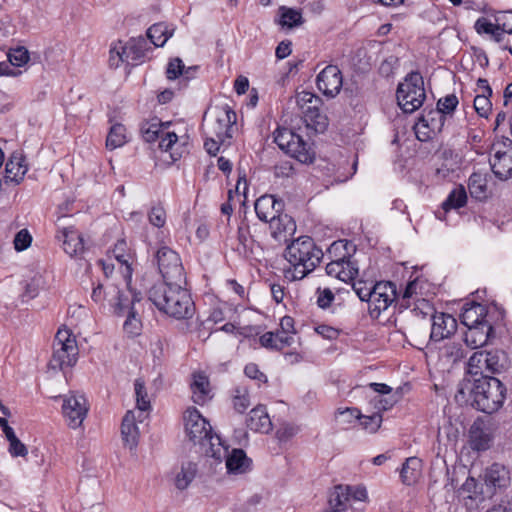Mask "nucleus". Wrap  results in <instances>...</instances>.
Wrapping results in <instances>:
<instances>
[{
	"label": "nucleus",
	"instance_id": "nucleus-37",
	"mask_svg": "<svg viewBox=\"0 0 512 512\" xmlns=\"http://www.w3.org/2000/svg\"><path fill=\"white\" fill-rule=\"evenodd\" d=\"M145 44L146 41L144 39L131 40L126 45L120 43L121 53L124 56L125 62L132 64L142 62L145 58Z\"/></svg>",
	"mask_w": 512,
	"mask_h": 512
},
{
	"label": "nucleus",
	"instance_id": "nucleus-20",
	"mask_svg": "<svg viewBox=\"0 0 512 512\" xmlns=\"http://www.w3.org/2000/svg\"><path fill=\"white\" fill-rule=\"evenodd\" d=\"M283 207V201L277 200L273 195L259 197L254 205L255 213L259 220L269 223L282 214Z\"/></svg>",
	"mask_w": 512,
	"mask_h": 512
},
{
	"label": "nucleus",
	"instance_id": "nucleus-16",
	"mask_svg": "<svg viewBox=\"0 0 512 512\" xmlns=\"http://www.w3.org/2000/svg\"><path fill=\"white\" fill-rule=\"evenodd\" d=\"M318 89L328 97H335L343 85L341 70L336 65L326 66L317 76Z\"/></svg>",
	"mask_w": 512,
	"mask_h": 512
},
{
	"label": "nucleus",
	"instance_id": "nucleus-44",
	"mask_svg": "<svg viewBox=\"0 0 512 512\" xmlns=\"http://www.w3.org/2000/svg\"><path fill=\"white\" fill-rule=\"evenodd\" d=\"M440 354L447 362L456 363L464 358L465 350L460 342L450 341L443 345Z\"/></svg>",
	"mask_w": 512,
	"mask_h": 512
},
{
	"label": "nucleus",
	"instance_id": "nucleus-56",
	"mask_svg": "<svg viewBox=\"0 0 512 512\" xmlns=\"http://www.w3.org/2000/svg\"><path fill=\"white\" fill-rule=\"evenodd\" d=\"M149 222L158 228H161L166 223V212L161 206H154L149 212Z\"/></svg>",
	"mask_w": 512,
	"mask_h": 512
},
{
	"label": "nucleus",
	"instance_id": "nucleus-35",
	"mask_svg": "<svg viewBox=\"0 0 512 512\" xmlns=\"http://www.w3.org/2000/svg\"><path fill=\"white\" fill-rule=\"evenodd\" d=\"M121 434L125 445L133 449L138 444L139 431L135 422V415L133 411H127L125 414L122 425Z\"/></svg>",
	"mask_w": 512,
	"mask_h": 512
},
{
	"label": "nucleus",
	"instance_id": "nucleus-36",
	"mask_svg": "<svg viewBox=\"0 0 512 512\" xmlns=\"http://www.w3.org/2000/svg\"><path fill=\"white\" fill-rule=\"evenodd\" d=\"M306 126L316 133H323L328 126L326 115L322 114L319 107L308 106L302 114Z\"/></svg>",
	"mask_w": 512,
	"mask_h": 512
},
{
	"label": "nucleus",
	"instance_id": "nucleus-33",
	"mask_svg": "<svg viewBox=\"0 0 512 512\" xmlns=\"http://www.w3.org/2000/svg\"><path fill=\"white\" fill-rule=\"evenodd\" d=\"M352 494L351 486L338 485L330 493L329 510L327 512H343L347 510Z\"/></svg>",
	"mask_w": 512,
	"mask_h": 512
},
{
	"label": "nucleus",
	"instance_id": "nucleus-2",
	"mask_svg": "<svg viewBox=\"0 0 512 512\" xmlns=\"http://www.w3.org/2000/svg\"><path fill=\"white\" fill-rule=\"evenodd\" d=\"M284 256L290 264L284 276L290 281H296L314 271L324 254L311 237L301 236L287 245Z\"/></svg>",
	"mask_w": 512,
	"mask_h": 512
},
{
	"label": "nucleus",
	"instance_id": "nucleus-19",
	"mask_svg": "<svg viewBox=\"0 0 512 512\" xmlns=\"http://www.w3.org/2000/svg\"><path fill=\"white\" fill-rule=\"evenodd\" d=\"M225 455L221 458H214L218 462L225 459L228 474H245L251 470L252 461L242 449H233L229 452L228 446L224 445Z\"/></svg>",
	"mask_w": 512,
	"mask_h": 512
},
{
	"label": "nucleus",
	"instance_id": "nucleus-63",
	"mask_svg": "<svg viewBox=\"0 0 512 512\" xmlns=\"http://www.w3.org/2000/svg\"><path fill=\"white\" fill-rule=\"evenodd\" d=\"M474 28L478 34H491L493 29L496 28V23L493 24L485 17H480L476 20Z\"/></svg>",
	"mask_w": 512,
	"mask_h": 512
},
{
	"label": "nucleus",
	"instance_id": "nucleus-5",
	"mask_svg": "<svg viewBox=\"0 0 512 512\" xmlns=\"http://www.w3.org/2000/svg\"><path fill=\"white\" fill-rule=\"evenodd\" d=\"M170 122H161L157 118L146 121L141 125L142 137L146 142L152 143L159 140V148L170 152L173 161L182 157L185 148L178 144L179 137L174 131H170Z\"/></svg>",
	"mask_w": 512,
	"mask_h": 512
},
{
	"label": "nucleus",
	"instance_id": "nucleus-53",
	"mask_svg": "<svg viewBox=\"0 0 512 512\" xmlns=\"http://www.w3.org/2000/svg\"><path fill=\"white\" fill-rule=\"evenodd\" d=\"M488 94L477 95L474 99V108L479 116L487 117L491 110V102Z\"/></svg>",
	"mask_w": 512,
	"mask_h": 512
},
{
	"label": "nucleus",
	"instance_id": "nucleus-58",
	"mask_svg": "<svg viewBox=\"0 0 512 512\" xmlns=\"http://www.w3.org/2000/svg\"><path fill=\"white\" fill-rule=\"evenodd\" d=\"M317 304L320 308L326 309L333 302L335 296L334 293L329 288L317 289Z\"/></svg>",
	"mask_w": 512,
	"mask_h": 512
},
{
	"label": "nucleus",
	"instance_id": "nucleus-49",
	"mask_svg": "<svg viewBox=\"0 0 512 512\" xmlns=\"http://www.w3.org/2000/svg\"><path fill=\"white\" fill-rule=\"evenodd\" d=\"M136 405L140 411H147L150 409V400L145 388V384L141 379H136L134 383Z\"/></svg>",
	"mask_w": 512,
	"mask_h": 512
},
{
	"label": "nucleus",
	"instance_id": "nucleus-1",
	"mask_svg": "<svg viewBox=\"0 0 512 512\" xmlns=\"http://www.w3.org/2000/svg\"><path fill=\"white\" fill-rule=\"evenodd\" d=\"M507 396L506 386L496 377L464 378L459 382L455 400L460 404H470L486 414L499 411Z\"/></svg>",
	"mask_w": 512,
	"mask_h": 512
},
{
	"label": "nucleus",
	"instance_id": "nucleus-60",
	"mask_svg": "<svg viewBox=\"0 0 512 512\" xmlns=\"http://www.w3.org/2000/svg\"><path fill=\"white\" fill-rule=\"evenodd\" d=\"M275 335V350H282L285 347L291 346L294 342L293 335L281 332V330H277L274 332Z\"/></svg>",
	"mask_w": 512,
	"mask_h": 512
},
{
	"label": "nucleus",
	"instance_id": "nucleus-45",
	"mask_svg": "<svg viewBox=\"0 0 512 512\" xmlns=\"http://www.w3.org/2000/svg\"><path fill=\"white\" fill-rule=\"evenodd\" d=\"M360 416L362 413L355 407L339 408L335 412V421L341 428L348 429Z\"/></svg>",
	"mask_w": 512,
	"mask_h": 512
},
{
	"label": "nucleus",
	"instance_id": "nucleus-40",
	"mask_svg": "<svg viewBox=\"0 0 512 512\" xmlns=\"http://www.w3.org/2000/svg\"><path fill=\"white\" fill-rule=\"evenodd\" d=\"M237 241L238 244L234 250L241 256L247 257L251 252L253 239L250 233V227L247 223L242 221L237 228Z\"/></svg>",
	"mask_w": 512,
	"mask_h": 512
},
{
	"label": "nucleus",
	"instance_id": "nucleus-21",
	"mask_svg": "<svg viewBox=\"0 0 512 512\" xmlns=\"http://www.w3.org/2000/svg\"><path fill=\"white\" fill-rule=\"evenodd\" d=\"M495 314L496 309L490 310L482 304L472 303L463 307L460 318L465 327H471L482 324V321H493Z\"/></svg>",
	"mask_w": 512,
	"mask_h": 512
},
{
	"label": "nucleus",
	"instance_id": "nucleus-10",
	"mask_svg": "<svg viewBox=\"0 0 512 512\" xmlns=\"http://www.w3.org/2000/svg\"><path fill=\"white\" fill-rule=\"evenodd\" d=\"M78 347L75 338L67 329H59L53 343V355L50 366L53 369H64L73 366L77 361Z\"/></svg>",
	"mask_w": 512,
	"mask_h": 512
},
{
	"label": "nucleus",
	"instance_id": "nucleus-34",
	"mask_svg": "<svg viewBox=\"0 0 512 512\" xmlns=\"http://www.w3.org/2000/svg\"><path fill=\"white\" fill-rule=\"evenodd\" d=\"M105 293L111 295L109 304L114 308L116 314L124 315L125 313H129V310L134 309L135 298L131 300L128 295L121 292L118 287L111 285L108 292Z\"/></svg>",
	"mask_w": 512,
	"mask_h": 512
},
{
	"label": "nucleus",
	"instance_id": "nucleus-8",
	"mask_svg": "<svg viewBox=\"0 0 512 512\" xmlns=\"http://www.w3.org/2000/svg\"><path fill=\"white\" fill-rule=\"evenodd\" d=\"M505 353L499 350L477 351L468 360L467 373L471 379L498 374L505 368Z\"/></svg>",
	"mask_w": 512,
	"mask_h": 512
},
{
	"label": "nucleus",
	"instance_id": "nucleus-54",
	"mask_svg": "<svg viewBox=\"0 0 512 512\" xmlns=\"http://www.w3.org/2000/svg\"><path fill=\"white\" fill-rule=\"evenodd\" d=\"M320 99L310 92H301L297 95V105L299 106L301 113L305 112L308 106H318Z\"/></svg>",
	"mask_w": 512,
	"mask_h": 512
},
{
	"label": "nucleus",
	"instance_id": "nucleus-29",
	"mask_svg": "<svg viewBox=\"0 0 512 512\" xmlns=\"http://www.w3.org/2000/svg\"><path fill=\"white\" fill-rule=\"evenodd\" d=\"M246 423L249 429L256 432L268 433L272 430V421L264 405L254 407Z\"/></svg>",
	"mask_w": 512,
	"mask_h": 512
},
{
	"label": "nucleus",
	"instance_id": "nucleus-23",
	"mask_svg": "<svg viewBox=\"0 0 512 512\" xmlns=\"http://www.w3.org/2000/svg\"><path fill=\"white\" fill-rule=\"evenodd\" d=\"M492 441L490 428L486 423L477 419L473 422L469 429V444L474 451H485L489 449Z\"/></svg>",
	"mask_w": 512,
	"mask_h": 512
},
{
	"label": "nucleus",
	"instance_id": "nucleus-24",
	"mask_svg": "<svg viewBox=\"0 0 512 512\" xmlns=\"http://www.w3.org/2000/svg\"><path fill=\"white\" fill-rule=\"evenodd\" d=\"M57 239L62 241V246L69 256H77L84 251V241L81 234L74 227H64L57 235Z\"/></svg>",
	"mask_w": 512,
	"mask_h": 512
},
{
	"label": "nucleus",
	"instance_id": "nucleus-3",
	"mask_svg": "<svg viewBox=\"0 0 512 512\" xmlns=\"http://www.w3.org/2000/svg\"><path fill=\"white\" fill-rule=\"evenodd\" d=\"M184 283H157L149 290V300L167 315L176 319L193 316L194 303Z\"/></svg>",
	"mask_w": 512,
	"mask_h": 512
},
{
	"label": "nucleus",
	"instance_id": "nucleus-59",
	"mask_svg": "<svg viewBox=\"0 0 512 512\" xmlns=\"http://www.w3.org/2000/svg\"><path fill=\"white\" fill-rule=\"evenodd\" d=\"M495 20L502 31L512 34V11L500 12Z\"/></svg>",
	"mask_w": 512,
	"mask_h": 512
},
{
	"label": "nucleus",
	"instance_id": "nucleus-25",
	"mask_svg": "<svg viewBox=\"0 0 512 512\" xmlns=\"http://www.w3.org/2000/svg\"><path fill=\"white\" fill-rule=\"evenodd\" d=\"M484 482L493 490L504 489L510 484V473L504 465L493 463L485 470Z\"/></svg>",
	"mask_w": 512,
	"mask_h": 512
},
{
	"label": "nucleus",
	"instance_id": "nucleus-31",
	"mask_svg": "<svg viewBox=\"0 0 512 512\" xmlns=\"http://www.w3.org/2000/svg\"><path fill=\"white\" fill-rule=\"evenodd\" d=\"M356 251V246L349 240L340 239L334 241L327 249V256L330 261L351 260Z\"/></svg>",
	"mask_w": 512,
	"mask_h": 512
},
{
	"label": "nucleus",
	"instance_id": "nucleus-28",
	"mask_svg": "<svg viewBox=\"0 0 512 512\" xmlns=\"http://www.w3.org/2000/svg\"><path fill=\"white\" fill-rule=\"evenodd\" d=\"M326 273L343 282L354 280L358 275V267L352 260L330 261L326 265Z\"/></svg>",
	"mask_w": 512,
	"mask_h": 512
},
{
	"label": "nucleus",
	"instance_id": "nucleus-55",
	"mask_svg": "<svg viewBox=\"0 0 512 512\" xmlns=\"http://www.w3.org/2000/svg\"><path fill=\"white\" fill-rule=\"evenodd\" d=\"M123 327L124 330L131 335L138 334L141 327V322L137 318L136 311L134 309L129 310V313H127V319L125 320Z\"/></svg>",
	"mask_w": 512,
	"mask_h": 512
},
{
	"label": "nucleus",
	"instance_id": "nucleus-32",
	"mask_svg": "<svg viewBox=\"0 0 512 512\" xmlns=\"http://www.w3.org/2000/svg\"><path fill=\"white\" fill-rule=\"evenodd\" d=\"M190 386L194 403L203 405L211 399L209 380L203 373H195Z\"/></svg>",
	"mask_w": 512,
	"mask_h": 512
},
{
	"label": "nucleus",
	"instance_id": "nucleus-42",
	"mask_svg": "<svg viewBox=\"0 0 512 512\" xmlns=\"http://www.w3.org/2000/svg\"><path fill=\"white\" fill-rule=\"evenodd\" d=\"M467 193L465 188L460 185L454 188L447 196L446 200L442 203V209L444 212H448L451 209H459L466 205Z\"/></svg>",
	"mask_w": 512,
	"mask_h": 512
},
{
	"label": "nucleus",
	"instance_id": "nucleus-47",
	"mask_svg": "<svg viewBox=\"0 0 512 512\" xmlns=\"http://www.w3.org/2000/svg\"><path fill=\"white\" fill-rule=\"evenodd\" d=\"M147 36L156 47H162L172 33L164 23H156L148 29Z\"/></svg>",
	"mask_w": 512,
	"mask_h": 512
},
{
	"label": "nucleus",
	"instance_id": "nucleus-6",
	"mask_svg": "<svg viewBox=\"0 0 512 512\" xmlns=\"http://www.w3.org/2000/svg\"><path fill=\"white\" fill-rule=\"evenodd\" d=\"M396 96L399 106L405 113H413L420 108L426 98L421 74L417 71L409 73L398 85Z\"/></svg>",
	"mask_w": 512,
	"mask_h": 512
},
{
	"label": "nucleus",
	"instance_id": "nucleus-26",
	"mask_svg": "<svg viewBox=\"0 0 512 512\" xmlns=\"http://www.w3.org/2000/svg\"><path fill=\"white\" fill-rule=\"evenodd\" d=\"M27 171L25 157L21 153H13L5 165V181L19 184Z\"/></svg>",
	"mask_w": 512,
	"mask_h": 512
},
{
	"label": "nucleus",
	"instance_id": "nucleus-41",
	"mask_svg": "<svg viewBox=\"0 0 512 512\" xmlns=\"http://www.w3.org/2000/svg\"><path fill=\"white\" fill-rule=\"evenodd\" d=\"M278 24L283 28H294L303 24L304 20L300 10L281 6L279 8Z\"/></svg>",
	"mask_w": 512,
	"mask_h": 512
},
{
	"label": "nucleus",
	"instance_id": "nucleus-13",
	"mask_svg": "<svg viewBox=\"0 0 512 512\" xmlns=\"http://www.w3.org/2000/svg\"><path fill=\"white\" fill-rule=\"evenodd\" d=\"M88 410L89 405L83 395L70 393L64 396L62 414L70 428H79L86 418Z\"/></svg>",
	"mask_w": 512,
	"mask_h": 512
},
{
	"label": "nucleus",
	"instance_id": "nucleus-61",
	"mask_svg": "<svg viewBox=\"0 0 512 512\" xmlns=\"http://www.w3.org/2000/svg\"><path fill=\"white\" fill-rule=\"evenodd\" d=\"M244 373L248 378L257 380L259 383L267 382L266 375L262 373L254 363L247 364L244 368Z\"/></svg>",
	"mask_w": 512,
	"mask_h": 512
},
{
	"label": "nucleus",
	"instance_id": "nucleus-62",
	"mask_svg": "<svg viewBox=\"0 0 512 512\" xmlns=\"http://www.w3.org/2000/svg\"><path fill=\"white\" fill-rule=\"evenodd\" d=\"M352 288L361 301L369 303L372 287L367 286L365 282L358 281L353 284Z\"/></svg>",
	"mask_w": 512,
	"mask_h": 512
},
{
	"label": "nucleus",
	"instance_id": "nucleus-14",
	"mask_svg": "<svg viewBox=\"0 0 512 512\" xmlns=\"http://www.w3.org/2000/svg\"><path fill=\"white\" fill-rule=\"evenodd\" d=\"M445 123V116L435 109H424L418 122L414 126L416 137L420 141L431 138V134L441 132Z\"/></svg>",
	"mask_w": 512,
	"mask_h": 512
},
{
	"label": "nucleus",
	"instance_id": "nucleus-50",
	"mask_svg": "<svg viewBox=\"0 0 512 512\" xmlns=\"http://www.w3.org/2000/svg\"><path fill=\"white\" fill-rule=\"evenodd\" d=\"M382 415L375 412L372 415H363L359 417L358 421L361 427L369 433H375L381 426Z\"/></svg>",
	"mask_w": 512,
	"mask_h": 512
},
{
	"label": "nucleus",
	"instance_id": "nucleus-38",
	"mask_svg": "<svg viewBox=\"0 0 512 512\" xmlns=\"http://www.w3.org/2000/svg\"><path fill=\"white\" fill-rule=\"evenodd\" d=\"M128 142V134L126 127L121 123L113 124L106 138V147L114 150L124 146Z\"/></svg>",
	"mask_w": 512,
	"mask_h": 512
},
{
	"label": "nucleus",
	"instance_id": "nucleus-57",
	"mask_svg": "<svg viewBox=\"0 0 512 512\" xmlns=\"http://www.w3.org/2000/svg\"><path fill=\"white\" fill-rule=\"evenodd\" d=\"M32 242V237L26 229L20 230L14 238V247L17 251L27 249Z\"/></svg>",
	"mask_w": 512,
	"mask_h": 512
},
{
	"label": "nucleus",
	"instance_id": "nucleus-4",
	"mask_svg": "<svg viewBox=\"0 0 512 512\" xmlns=\"http://www.w3.org/2000/svg\"><path fill=\"white\" fill-rule=\"evenodd\" d=\"M183 419L186 436L195 445H199L206 456L221 458L225 455L220 436L213 433L210 423L196 408H188Z\"/></svg>",
	"mask_w": 512,
	"mask_h": 512
},
{
	"label": "nucleus",
	"instance_id": "nucleus-30",
	"mask_svg": "<svg viewBox=\"0 0 512 512\" xmlns=\"http://www.w3.org/2000/svg\"><path fill=\"white\" fill-rule=\"evenodd\" d=\"M422 475V462L417 457H409L403 463L400 469L401 482L404 485L411 486L418 482Z\"/></svg>",
	"mask_w": 512,
	"mask_h": 512
},
{
	"label": "nucleus",
	"instance_id": "nucleus-7",
	"mask_svg": "<svg viewBox=\"0 0 512 512\" xmlns=\"http://www.w3.org/2000/svg\"><path fill=\"white\" fill-rule=\"evenodd\" d=\"M274 142L278 147L300 163H312L314 152L302 137L289 128H278L274 132Z\"/></svg>",
	"mask_w": 512,
	"mask_h": 512
},
{
	"label": "nucleus",
	"instance_id": "nucleus-17",
	"mask_svg": "<svg viewBox=\"0 0 512 512\" xmlns=\"http://www.w3.org/2000/svg\"><path fill=\"white\" fill-rule=\"evenodd\" d=\"M457 330V320L448 313L434 312L431 315L430 340L439 342L452 336Z\"/></svg>",
	"mask_w": 512,
	"mask_h": 512
},
{
	"label": "nucleus",
	"instance_id": "nucleus-51",
	"mask_svg": "<svg viewBox=\"0 0 512 512\" xmlns=\"http://www.w3.org/2000/svg\"><path fill=\"white\" fill-rule=\"evenodd\" d=\"M457 105L458 98L456 95L450 94L438 100L436 109L445 116L451 114L456 109Z\"/></svg>",
	"mask_w": 512,
	"mask_h": 512
},
{
	"label": "nucleus",
	"instance_id": "nucleus-11",
	"mask_svg": "<svg viewBox=\"0 0 512 512\" xmlns=\"http://www.w3.org/2000/svg\"><path fill=\"white\" fill-rule=\"evenodd\" d=\"M162 283H186L184 268L177 252L167 246L159 248L155 255Z\"/></svg>",
	"mask_w": 512,
	"mask_h": 512
},
{
	"label": "nucleus",
	"instance_id": "nucleus-64",
	"mask_svg": "<svg viewBox=\"0 0 512 512\" xmlns=\"http://www.w3.org/2000/svg\"><path fill=\"white\" fill-rule=\"evenodd\" d=\"M8 451L12 457H24L28 454L27 447L18 438L9 442Z\"/></svg>",
	"mask_w": 512,
	"mask_h": 512
},
{
	"label": "nucleus",
	"instance_id": "nucleus-18",
	"mask_svg": "<svg viewBox=\"0 0 512 512\" xmlns=\"http://www.w3.org/2000/svg\"><path fill=\"white\" fill-rule=\"evenodd\" d=\"M466 328L463 340L471 349L484 346L490 338L494 337V322L491 320L482 321L480 325Z\"/></svg>",
	"mask_w": 512,
	"mask_h": 512
},
{
	"label": "nucleus",
	"instance_id": "nucleus-52",
	"mask_svg": "<svg viewBox=\"0 0 512 512\" xmlns=\"http://www.w3.org/2000/svg\"><path fill=\"white\" fill-rule=\"evenodd\" d=\"M8 60L11 65L21 67L29 60V53L24 47H18L8 53Z\"/></svg>",
	"mask_w": 512,
	"mask_h": 512
},
{
	"label": "nucleus",
	"instance_id": "nucleus-15",
	"mask_svg": "<svg viewBox=\"0 0 512 512\" xmlns=\"http://www.w3.org/2000/svg\"><path fill=\"white\" fill-rule=\"evenodd\" d=\"M494 154L490 158L493 173L500 180L508 179L512 174V143L494 145Z\"/></svg>",
	"mask_w": 512,
	"mask_h": 512
},
{
	"label": "nucleus",
	"instance_id": "nucleus-12",
	"mask_svg": "<svg viewBox=\"0 0 512 512\" xmlns=\"http://www.w3.org/2000/svg\"><path fill=\"white\" fill-rule=\"evenodd\" d=\"M397 298V288L391 281H379L372 286L371 298L368 303V312L371 318L378 319Z\"/></svg>",
	"mask_w": 512,
	"mask_h": 512
},
{
	"label": "nucleus",
	"instance_id": "nucleus-9",
	"mask_svg": "<svg viewBox=\"0 0 512 512\" xmlns=\"http://www.w3.org/2000/svg\"><path fill=\"white\" fill-rule=\"evenodd\" d=\"M237 115L229 105L216 107L212 118L206 120L204 117L203 131L207 137H218L229 142L233 137Z\"/></svg>",
	"mask_w": 512,
	"mask_h": 512
},
{
	"label": "nucleus",
	"instance_id": "nucleus-46",
	"mask_svg": "<svg viewBox=\"0 0 512 512\" xmlns=\"http://www.w3.org/2000/svg\"><path fill=\"white\" fill-rule=\"evenodd\" d=\"M468 189L472 197L482 200L487 197V181L480 173L469 177Z\"/></svg>",
	"mask_w": 512,
	"mask_h": 512
},
{
	"label": "nucleus",
	"instance_id": "nucleus-43",
	"mask_svg": "<svg viewBox=\"0 0 512 512\" xmlns=\"http://www.w3.org/2000/svg\"><path fill=\"white\" fill-rule=\"evenodd\" d=\"M196 67L186 68L183 61L180 58L171 59L166 68V76L169 80H174L179 76H183L185 79H189Z\"/></svg>",
	"mask_w": 512,
	"mask_h": 512
},
{
	"label": "nucleus",
	"instance_id": "nucleus-48",
	"mask_svg": "<svg viewBox=\"0 0 512 512\" xmlns=\"http://www.w3.org/2000/svg\"><path fill=\"white\" fill-rule=\"evenodd\" d=\"M232 402L235 411L244 413L251 405L248 389L245 386L235 387Z\"/></svg>",
	"mask_w": 512,
	"mask_h": 512
},
{
	"label": "nucleus",
	"instance_id": "nucleus-22",
	"mask_svg": "<svg viewBox=\"0 0 512 512\" xmlns=\"http://www.w3.org/2000/svg\"><path fill=\"white\" fill-rule=\"evenodd\" d=\"M271 236L279 243H286L296 232V223L288 214L282 213L269 223Z\"/></svg>",
	"mask_w": 512,
	"mask_h": 512
},
{
	"label": "nucleus",
	"instance_id": "nucleus-27",
	"mask_svg": "<svg viewBox=\"0 0 512 512\" xmlns=\"http://www.w3.org/2000/svg\"><path fill=\"white\" fill-rule=\"evenodd\" d=\"M112 256L118 263L124 278L130 279L132 276L133 255L125 239L118 240L111 250Z\"/></svg>",
	"mask_w": 512,
	"mask_h": 512
},
{
	"label": "nucleus",
	"instance_id": "nucleus-39",
	"mask_svg": "<svg viewBox=\"0 0 512 512\" xmlns=\"http://www.w3.org/2000/svg\"><path fill=\"white\" fill-rule=\"evenodd\" d=\"M197 474V465L193 462L183 463L181 469L175 475L174 485L178 490H185L189 487Z\"/></svg>",
	"mask_w": 512,
	"mask_h": 512
}]
</instances>
